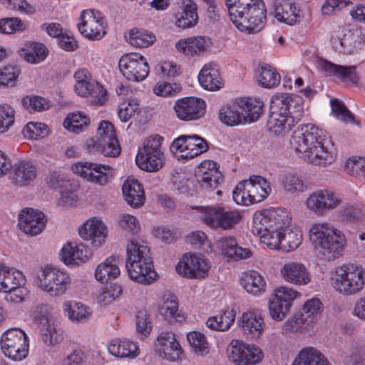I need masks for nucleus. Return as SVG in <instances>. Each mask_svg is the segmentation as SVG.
I'll return each mask as SVG.
<instances>
[{
  "mask_svg": "<svg viewBox=\"0 0 365 365\" xmlns=\"http://www.w3.org/2000/svg\"><path fill=\"white\" fill-rule=\"evenodd\" d=\"M227 356L235 365H256L263 359L264 354L258 346L235 339L227 347Z\"/></svg>",
  "mask_w": 365,
  "mask_h": 365,
  "instance_id": "nucleus-11",
  "label": "nucleus"
},
{
  "mask_svg": "<svg viewBox=\"0 0 365 365\" xmlns=\"http://www.w3.org/2000/svg\"><path fill=\"white\" fill-rule=\"evenodd\" d=\"M300 11L299 7L294 2L277 1L272 6L270 14L280 22L293 25L298 21Z\"/></svg>",
  "mask_w": 365,
  "mask_h": 365,
  "instance_id": "nucleus-28",
  "label": "nucleus"
},
{
  "mask_svg": "<svg viewBox=\"0 0 365 365\" xmlns=\"http://www.w3.org/2000/svg\"><path fill=\"white\" fill-rule=\"evenodd\" d=\"M49 133L48 127L41 123L30 122L23 128L22 133L24 138L30 140L43 138Z\"/></svg>",
  "mask_w": 365,
  "mask_h": 365,
  "instance_id": "nucleus-59",
  "label": "nucleus"
},
{
  "mask_svg": "<svg viewBox=\"0 0 365 365\" xmlns=\"http://www.w3.org/2000/svg\"><path fill=\"white\" fill-rule=\"evenodd\" d=\"M86 148L89 153H101L109 157H116L120 153V147L116 136L108 138L105 141H96L94 138H89L86 142Z\"/></svg>",
  "mask_w": 365,
  "mask_h": 365,
  "instance_id": "nucleus-37",
  "label": "nucleus"
},
{
  "mask_svg": "<svg viewBox=\"0 0 365 365\" xmlns=\"http://www.w3.org/2000/svg\"><path fill=\"white\" fill-rule=\"evenodd\" d=\"M46 221L42 212L26 207L19 213L18 225L24 233L36 236L44 230Z\"/></svg>",
  "mask_w": 365,
  "mask_h": 365,
  "instance_id": "nucleus-20",
  "label": "nucleus"
},
{
  "mask_svg": "<svg viewBox=\"0 0 365 365\" xmlns=\"http://www.w3.org/2000/svg\"><path fill=\"white\" fill-rule=\"evenodd\" d=\"M139 104L135 99H128L118 106V117L122 122H128L138 109Z\"/></svg>",
  "mask_w": 365,
  "mask_h": 365,
  "instance_id": "nucleus-62",
  "label": "nucleus"
},
{
  "mask_svg": "<svg viewBox=\"0 0 365 365\" xmlns=\"http://www.w3.org/2000/svg\"><path fill=\"white\" fill-rule=\"evenodd\" d=\"M210 39L203 36L190 37L180 39L175 43V48L180 53L187 56H194L209 47Z\"/></svg>",
  "mask_w": 365,
  "mask_h": 365,
  "instance_id": "nucleus-40",
  "label": "nucleus"
},
{
  "mask_svg": "<svg viewBox=\"0 0 365 365\" xmlns=\"http://www.w3.org/2000/svg\"><path fill=\"white\" fill-rule=\"evenodd\" d=\"M206 105L201 98L187 97L178 100L174 105L177 117L182 120H194L205 113Z\"/></svg>",
  "mask_w": 365,
  "mask_h": 365,
  "instance_id": "nucleus-19",
  "label": "nucleus"
},
{
  "mask_svg": "<svg viewBox=\"0 0 365 365\" xmlns=\"http://www.w3.org/2000/svg\"><path fill=\"white\" fill-rule=\"evenodd\" d=\"M241 219L242 214L239 210L222 206L205 207L201 212L202 221L212 229L230 230Z\"/></svg>",
  "mask_w": 365,
  "mask_h": 365,
  "instance_id": "nucleus-9",
  "label": "nucleus"
},
{
  "mask_svg": "<svg viewBox=\"0 0 365 365\" xmlns=\"http://www.w3.org/2000/svg\"><path fill=\"white\" fill-rule=\"evenodd\" d=\"M163 138L159 135H153L149 136L145 141L143 149L139 151L137 155H160L163 154L160 147Z\"/></svg>",
  "mask_w": 365,
  "mask_h": 365,
  "instance_id": "nucleus-63",
  "label": "nucleus"
},
{
  "mask_svg": "<svg viewBox=\"0 0 365 365\" xmlns=\"http://www.w3.org/2000/svg\"><path fill=\"white\" fill-rule=\"evenodd\" d=\"M292 365H331L325 356L318 349L312 346L304 347L299 351Z\"/></svg>",
  "mask_w": 365,
  "mask_h": 365,
  "instance_id": "nucleus-41",
  "label": "nucleus"
},
{
  "mask_svg": "<svg viewBox=\"0 0 365 365\" xmlns=\"http://www.w3.org/2000/svg\"><path fill=\"white\" fill-rule=\"evenodd\" d=\"M259 84L264 88H273L280 83V76L274 68L267 64H262L256 71Z\"/></svg>",
  "mask_w": 365,
  "mask_h": 365,
  "instance_id": "nucleus-48",
  "label": "nucleus"
},
{
  "mask_svg": "<svg viewBox=\"0 0 365 365\" xmlns=\"http://www.w3.org/2000/svg\"><path fill=\"white\" fill-rule=\"evenodd\" d=\"M217 247L229 260L245 259L252 255L250 250L239 246L235 237L232 236L221 237L217 242Z\"/></svg>",
  "mask_w": 365,
  "mask_h": 365,
  "instance_id": "nucleus-30",
  "label": "nucleus"
},
{
  "mask_svg": "<svg viewBox=\"0 0 365 365\" xmlns=\"http://www.w3.org/2000/svg\"><path fill=\"white\" fill-rule=\"evenodd\" d=\"M341 203L340 195L329 189H320L313 192L305 201L306 207L315 214H323L335 210Z\"/></svg>",
  "mask_w": 365,
  "mask_h": 365,
  "instance_id": "nucleus-16",
  "label": "nucleus"
},
{
  "mask_svg": "<svg viewBox=\"0 0 365 365\" xmlns=\"http://www.w3.org/2000/svg\"><path fill=\"white\" fill-rule=\"evenodd\" d=\"M91 255V250L83 245L68 242L61 249V259L67 266H78L86 262Z\"/></svg>",
  "mask_w": 365,
  "mask_h": 365,
  "instance_id": "nucleus-29",
  "label": "nucleus"
},
{
  "mask_svg": "<svg viewBox=\"0 0 365 365\" xmlns=\"http://www.w3.org/2000/svg\"><path fill=\"white\" fill-rule=\"evenodd\" d=\"M322 312V304L320 300L317 298H312L307 300L303 307V314L301 316H304L305 321L308 322L307 324L309 323H314L317 322Z\"/></svg>",
  "mask_w": 365,
  "mask_h": 365,
  "instance_id": "nucleus-57",
  "label": "nucleus"
},
{
  "mask_svg": "<svg viewBox=\"0 0 365 365\" xmlns=\"http://www.w3.org/2000/svg\"><path fill=\"white\" fill-rule=\"evenodd\" d=\"M71 284L70 275L65 271L51 266L41 268L38 275V286L51 297L65 294Z\"/></svg>",
  "mask_w": 365,
  "mask_h": 365,
  "instance_id": "nucleus-7",
  "label": "nucleus"
},
{
  "mask_svg": "<svg viewBox=\"0 0 365 365\" xmlns=\"http://www.w3.org/2000/svg\"><path fill=\"white\" fill-rule=\"evenodd\" d=\"M198 81L201 86L207 91L219 90L224 85L219 66L214 62L204 65L198 75Z\"/></svg>",
  "mask_w": 365,
  "mask_h": 365,
  "instance_id": "nucleus-31",
  "label": "nucleus"
},
{
  "mask_svg": "<svg viewBox=\"0 0 365 365\" xmlns=\"http://www.w3.org/2000/svg\"><path fill=\"white\" fill-rule=\"evenodd\" d=\"M118 66L122 74L133 82L143 81L150 71L146 58L138 53L124 54L119 60Z\"/></svg>",
  "mask_w": 365,
  "mask_h": 365,
  "instance_id": "nucleus-14",
  "label": "nucleus"
},
{
  "mask_svg": "<svg viewBox=\"0 0 365 365\" xmlns=\"http://www.w3.org/2000/svg\"><path fill=\"white\" fill-rule=\"evenodd\" d=\"M182 12L176 16L175 25L187 29L194 26L198 20L197 6L192 0H183Z\"/></svg>",
  "mask_w": 365,
  "mask_h": 365,
  "instance_id": "nucleus-44",
  "label": "nucleus"
},
{
  "mask_svg": "<svg viewBox=\"0 0 365 365\" xmlns=\"http://www.w3.org/2000/svg\"><path fill=\"white\" fill-rule=\"evenodd\" d=\"M90 123L89 118L83 112H75L67 115L63 127L68 131L79 133Z\"/></svg>",
  "mask_w": 365,
  "mask_h": 365,
  "instance_id": "nucleus-50",
  "label": "nucleus"
},
{
  "mask_svg": "<svg viewBox=\"0 0 365 365\" xmlns=\"http://www.w3.org/2000/svg\"><path fill=\"white\" fill-rule=\"evenodd\" d=\"M21 103L29 112L42 111L49 108L48 102L38 96H26L22 99Z\"/></svg>",
  "mask_w": 365,
  "mask_h": 365,
  "instance_id": "nucleus-61",
  "label": "nucleus"
},
{
  "mask_svg": "<svg viewBox=\"0 0 365 365\" xmlns=\"http://www.w3.org/2000/svg\"><path fill=\"white\" fill-rule=\"evenodd\" d=\"M289 98L276 96L272 98L268 128L271 133L282 135L288 133L297 123L303 115V108L299 106L294 111L290 110Z\"/></svg>",
  "mask_w": 365,
  "mask_h": 365,
  "instance_id": "nucleus-5",
  "label": "nucleus"
},
{
  "mask_svg": "<svg viewBox=\"0 0 365 365\" xmlns=\"http://www.w3.org/2000/svg\"><path fill=\"white\" fill-rule=\"evenodd\" d=\"M19 53L20 56L28 63L37 64L46 58L48 50L46 46L39 42L29 41L24 43Z\"/></svg>",
  "mask_w": 365,
  "mask_h": 365,
  "instance_id": "nucleus-39",
  "label": "nucleus"
},
{
  "mask_svg": "<svg viewBox=\"0 0 365 365\" xmlns=\"http://www.w3.org/2000/svg\"><path fill=\"white\" fill-rule=\"evenodd\" d=\"M155 348L162 358L169 361H176L182 353L181 346L172 331H162L157 338Z\"/></svg>",
  "mask_w": 365,
  "mask_h": 365,
  "instance_id": "nucleus-23",
  "label": "nucleus"
},
{
  "mask_svg": "<svg viewBox=\"0 0 365 365\" xmlns=\"http://www.w3.org/2000/svg\"><path fill=\"white\" fill-rule=\"evenodd\" d=\"M239 325L244 334H250L253 337H259L264 327L262 316L252 311L242 314L239 320Z\"/></svg>",
  "mask_w": 365,
  "mask_h": 365,
  "instance_id": "nucleus-36",
  "label": "nucleus"
},
{
  "mask_svg": "<svg viewBox=\"0 0 365 365\" xmlns=\"http://www.w3.org/2000/svg\"><path fill=\"white\" fill-rule=\"evenodd\" d=\"M158 309L159 313L170 322L180 320L181 317L178 313V303L177 299L173 295L163 296Z\"/></svg>",
  "mask_w": 365,
  "mask_h": 365,
  "instance_id": "nucleus-51",
  "label": "nucleus"
},
{
  "mask_svg": "<svg viewBox=\"0 0 365 365\" xmlns=\"http://www.w3.org/2000/svg\"><path fill=\"white\" fill-rule=\"evenodd\" d=\"M79 235L85 240L91 242L93 247H101L106 241L108 230L106 224L99 217L87 220L79 228Z\"/></svg>",
  "mask_w": 365,
  "mask_h": 365,
  "instance_id": "nucleus-21",
  "label": "nucleus"
},
{
  "mask_svg": "<svg viewBox=\"0 0 365 365\" xmlns=\"http://www.w3.org/2000/svg\"><path fill=\"white\" fill-rule=\"evenodd\" d=\"M232 198L237 205H250L255 204L248 180H245L237 185L232 192Z\"/></svg>",
  "mask_w": 365,
  "mask_h": 365,
  "instance_id": "nucleus-55",
  "label": "nucleus"
},
{
  "mask_svg": "<svg viewBox=\"0 0 365 365\" xmlns=\"http://www.w3.org/2000/svg\"><path fill=\"white\" fill-rule=\"evenodd\" d=\"M284 227H277L276 226L274 229L272 228L257 235L260 237L261 242L267 247L271 250H279L281 249L282 244Z\"/></svg>",
  "mask_w": 365,
  "mask_h": 365,
  "instance_id": "nucleus-54",
  "label": "nucleus"
},
{
  "mask_svg": "<svg viewBox=\"0 0 365 365\" xmlns=\"http://www.w3.org/2000/svg\"><path fill=\"white\" fill-rule=\"evenodd\" d=\"M42 341L48 346H55L63 340L62 334L57 329L55 320L48 314H40L36 317Z\"/></svg>",
  "mask_w": 365,
  "mask_h": 365,
  "instance_id": "nucleus-24",
  "label": "nucleus"
},
{
  "mask_svg": "<svg viewBox=\"0 0 365 365\" xmlns=\"http://www.w3.org/2000/svg\"><path fill=\"white\" fill-rule=\"evenodd\" d=\"M64 314L74 323H86L93 315L91 307L76 301H66L62 306Z\"/></svg>",
  "mask_w": 365,
  "mask_h": 365,
  "instance_id": "nucleus-32",
  "label": "nucleus"
},
{
  "mask_svg": "<svg viewBox=\"0 0 365 365\" xmlns=\"http://www.w3.org/2000/svg\"><path fill=\"white\" fill-rule=\"evenodd\" d=\"M235 314L233 309H222L207 319L206 327L214 331H227L235 322Z\"/></svg>",
  "mask_w": 365,
  "mask_h": 365,
  "instance_id": "nucleus-43",
  "label": "nucleus"
},
{
  "mask_svg": "<svg viewBox=\"0 0 365 365\" xmlns=\"http://www.w3.org/2000/svg\"><path fill=\"white\" fill-rule=\"evenodd\" d=\"M210 265L202 255L185 254L176 266V271L188 278H202L209 271Z\"/></svg>",
  "mask_w": 365,
  "mask_h": 365,
  "instance_id": "nucleus-17",
  "label": "nucleus"
},
{
  "mask_svg": "<svg viewBox=\"0 0 365 365\" xmlns=\"http://www.w3.org/2000/svg\"><path fill=\"white\" fill-rule=\"evenodd\" d=\"M156 40L155 36L150 31L132 29L129 32L128 42L137 48H147L151 46Z\"/></svg>",
  "mask_w": 365,
  "mask_h": 365,
  "instance_id": "nucleus-49",
  "label": "nucleus"
},
{
  "mask_svg": "<svg viewBox=\"0 0 365 365\" xmlns=\"http://www.w3.org/2000/svg\"><path fill=\"white\" fill-rule=\"evenodd\" d=\"M230 20L246 34H256L264 26L267 9L262 0H225Z\"/></svg>",
  "mask_w": 365,
  "mask_h": 365,
  "instance_id": "nucleus-2",
  "label": "nucleus"
},
{
  "mask_svg": "<svg viewBox=\"0 0 365 365\" xmlns=\"http://www.w3.org/2000/svg\"><path fill=\"white\" fill-rule=\"evenodd\" d=\"M318 66L327 76L339 78L346 83L356 84L358 83L359 77L354 66H341L325 59H320L318 61Z\"/></svg>",
  "mask_w": 365,
  "mask_h": 365,
  "instance_id": "nucleus-26",
  "label": "nucleus"
},
{
  "mask_svg": "<svg viewBox=\"0 0 365 365\" xmlns=\"http://www.w3.org/2000/svg\"><path fill=\"white\" fill-rule=\"evenodd\" d=\"M122 191L125 201L130 206L139 207L144 204V190L138 180L131 177L128 178L123 185Z\"/></svg>",
  "mask_w": 365,
  "mask_h": 365,
  "instance_id": "nucleus-33",
  "label": "nucleus"
},
{
  "mask_svg": "<svg viewBox=\"0 0 365 365\" xmlns=\"http://www.w3.org/2000/svg\"><path fill=\"white\" fill-rule=\"evenodd\" d=\"M335 289L346 296L360 292L365 285V269L353 264L336 267L333 278Z\"/></svg>",
  "mask_w": 365,
  "mask_h": 365,
  "instance_id": "nucleus-6",
  "label": "nucleus"
},
{
  "mask_svg": "<svg viewBox=\"0 0 365 365\" xmlns=\"http://www.w3.org/2000/svg\"><path fill=\"white\" fill-rule=\"evenodd\" d=\"M163 154L137 155L136 164L144 170L153 172L158 170L163 166Z\"/></svg>",
  "mask_w": 365,
  "mask_h": 365,
  "instance_id": "nucleus-53",
  "label": "nucleus"
},
{
  "mask_svg": "<svg viewBox=\"0 0 365 365\" xmlns=\"http://www.w3.org/2000/svg\"><path fill=\"white\" fill-rule=\"evenodd\" d=\"M309 237L314 247L320 249L329 260L339 258L346 245L343 232L327 222L314 223L309 230Z\"/></svg>",
  "mask_w": 365,
  "mask_h": 365,
  "instance_id": "nucleus-4",
  "label": "nucleus"
},
{
  "mask_svg": "<svg viewBox=\"0 0 365 365\" xmlns=\"http://www.w3.org/2000/svg\"><path fill=\"white\" fill-rule=\"evenodd\" d=\"M252 199L255 203L263 201L271 192L269 182L260 175H252L248 179Z\"/></svg>",
  "mask_w": 365,
  "mask_h": 365,
  "instance_id": "nucleus-46",
  "label": "nucleus"
},
{
  "mask_svg": "<svg viewBox=\"0 0 365 365\" xmlns=\"http://www.w3.org/2000/svg\"><path fill=\"white\" fill-rule=\"evenodd\" d=\"M291 145L301 153L304 161L319 165L332 163L336 153L329 133L313 124H307L295 130Z\"/></svg>",
  "mask_w": 365,
  "mask_h": 365,
  "instance_id": "nucleus-1",
  "label": "nucleus"
},
{
  "mask_svg": "<svg viewBox=\"0 0 365 365\" xmlns=\"http://www.w3.org/2000/svg\"><path fill=\"white\" fill-rule=\"evenodd\" d=\"M282 278L287 282L297 285H307L311 281V274L301 262H289L281 269Z\"/></svg>",
  "mask_w": 365,
  "mask_h": 365,
  "instance_id": "nucleus-27",
  "label": "nucleus"
},
{
  "mask_svg": "<svg viewBox=\"0 0 365 365\" xmlns=\"http://www.w3.org/2000/svg\"><path fill=\"white\" fill-rule=\"evenodd\" d=\"M195 177L200 187L206 190H215L222 181V176L217 163L213 160H205L195 171Z\"/></svg>",
  "mask_w": 365,
  "mask_h": 365,
  "instance_id": "nucleus-22",
  "label": "nucleus"
},
{
  "mask_svg": "<svg viewBox=\"0 0 365 365\" xmlns=\"http://www.w3.org/2000/svg\"><path fill=\"white\" fill-rule=\"evenodd\" d=\"M187 339L196 354L205 355L209 352V344L206 336L200 331H192L187 334Z\"/></svg>",
  "mask_w": 365,
  "mask_h": 365,
  "instance_id": "nucleus-58",
  "label": "nucleus"
},
{
  "mask_svg": "<svg viewBox=\"0 0 365 365\" xmlns=\"http://www.w3.org/2000/svg\"><path fill=\"white\" fill-rule=\"evenodd\" d=\"M284 190L290 195H299L307 190V185L303 178L297 175L289 174L282 180Z\"/></svg>",
  "mask_w": 365,
  "mask_h": 365,
  "instance_id": "nucleus-56",
  "label": "nucleus"
},
{
  "mask_svg": "<svg viewBox=\"0 0 365 365\" xmlns=\"http://www.w3.org/2000/svg\"><path fill=\"white\" fill-rule=\"evenodd\" d=\"M77 26L81 34L88 40L99 41L106 34L103 15L95 9L82 11Z\"/></svg>",
  "mask_w": 365,
  "mask_h": 365,
  "instance_id": "nucleus-12",
  "label": "nucleus"
},
{
  "mask_svg": "<svg viewBox=\"0 0 365 365\" xmlns=\"http://www.w3.org/2000/svg\"><path fill=\"white\" fill-rule=\"evenodd\" d=\"M208 148L205 139L197 135H182L172 143L170 150L182 158L192 159L205 153Z\"/></svg>",
  "mask_w": 365,
  "mask_h": 365,
  "instance_id": "nucleus-15",
  "label": "nucleus"
},
{
  "mask_svg": "<svg viewBox=\"0 0 365 365\" xmlns=\"http://www.w3.org/2000/svg\"><path fill=\"white\" fill-rule=\"evenodd\" d=\"M0 344L3 354L15 361L24 359L29 354V336L19 328H11L4 331Z\"/></svg>",
  "mask_w": 365,
  "mask_h": 365,
  "instance_id": "nucleus-8",
  "label": "nucleus"
},
{
  "mask_svg": "<svg viewBox=\"0 0 365 365\" xmlns=\"http://www.w3.org/2000/svg\"><path fill=\"white\" fill-rule=\"evenodd\" d=\"M71 170L86 181L98 185H106L113 175L110 166L95 162H77L71 166Z\"/></svg>",
  "mask_w": 365,
  "mask_h": 365,
  "instance_id": "nucleus-13",
  "label": "nucleus"
},
{
  "mask_svg": "<svg viewBox=\"0 0 365 365\" xmlns=\"http://www.w3.org/2000/svg\"><path fill=\"white\" fill-rule=\"evenodd\" d=\"M125 267L129 277L142 284H150L158 277L150 248L143 240L133 239L128 243Z\"/></svg>",
  "mask_w": 365,
  "mask_h": 365,
  "instance_id": "nucleus-3",
  "label": "nucleus"
},
{
  "mask_svg": "<svg viewBox=\"0 0 365 365\" xmlns=\"http://www.w3.org/2000/svg\"><path fill=\"white\" fill-rule=\"evenodd\" d=\"M25 283L26 279L21 272L5 265L0 266V292H8Z\"/></svg>",
  "mask_w": 365,
  "mask_h": 365,
  "instance_id": "nucleus-35",
  "label": "nucleus"
},
{
  "mask_svg": "<svg viewBox=\"0 0 365 365\" xmlns=\"http://www.w3.org/2000/svg\"><path fill=\"white\" fill-rule=\"evenodd\" d=\"M365 42V33L361 29L346 30L342 36L333 37L332 46L339 53L352 54L361 48Z\"/></svg>",
  "mask_w": 365,
  "mask_h": 365,
  "instance_id": "nucleus-18",
  "label": "nucleus"
},
{
  "mask_svg": "<svg viewBox=\"0 0 365 365\" xmlns=\"http://www.w3.org/2000/svg\"><path fill=\"white\" fill-rule=\"evenodd\" d=\"M240 112L243 115V124L257 120L262 111V103L252 98H239Z\"/></svg>",
  "mask_w": 365,
  "mask_h": 365,
  "instance_id": "nucleus-45",
  "label": "nucleus"
},
{
  "mask_svg": "<svg viewBox=\"0 0 365 365\" xmlns=\"http://www.w3.org/2000/svg\"><path fill=\"white\" fill-rule=\"evenodd\" d=\"M240 284L248 293L253 295H261L265 292V280L262 274L255 270L243 273L240 277Z\"/></svg>",
  "mask_w": 365,
  "mask_h": 365,
  "instance_id": "nucleus-42",
  "label": "nucleus"
},
{
  "mask_svg": "<svg viewBox=\"0 0 365 365\" xmlns=\"http://www.w3.org/2000/svg\"><path fill=\"white\" fill-rule=\"evenodd\" d=\"M302 242V234L297 228L284 227L281 249L289 252L296 250Z\"/></svg>",
  "mask_w": 365,
  "mask_h": 365,
  "instance_id": "nucleus-52",
  "label": "nucleus"
},
{
  "mask_svg": "<svg viewBox=\"0 0 365 365\" xmlns=\"http://www.w3.org/2000/svg\"><path fill=\"white\" fill-rule=\"evenodd\" d=\"M345 170L353 176H365V158H349L346 162Z\"/></svg>",
  "mask_w": 365,
  "mask_h": 365,
  "instance_id": "nucleus-64",
  "label": "nucleus"
},
{
  "mask_svg": "<svg viewBox=\"0 0 365 365\" xmlns=\"http://www.w3.org/2000/svg\"><path fill=\"white\" fill-rule=\"evenodd\" d=\"M292 218L288 212L283 208H271L255 212L252 217V232L262 234L270 229L288 226Z\"/></svg>",
  "mask_w": 365,
  "mask_h": 365,
  "instance_id": "nucleus-10",
  "label": "nucleus"
},
{
  "mask_svg": "<svg viewBox=\"0 0 365 365\" xmlns=\"http://www.w3.org/2000/svg\"><path fill=\"white\" fill-rule=\"evenodd\" d=\"M108 352L115 357L135 358L139 354L138 345L125 339H113L108 344Z\"/></svg>",
  "mask_w": 365,
  "mask_h": 365,
  "instance_id": "nucleus-38",
  "label": "nucleus"
},
{
  "mask_svg": "<svg viewBox=\"0 0 365 365\" xmlns=\"http://www.w3.org/2000/svg\"><path fill=\"white\" fill-rule=\"evenodd\" d=\"M11 183L19 187L29 185L37 175L36 165L29 160H21L11 166Z\"/></svg>",
  "mask_w": 365,
  "mask_h": 365,
  "instance_id": "nucleus-25",
  "label": "nucleus"
},
{
  "mask_svg": "<svg viewBox=\"0 0 365 365\" xmlns=\"http://www.w3.org/2000/svg\"><path fill=\"white\" fill-rule=\"evenodd\" d=\"M120 261V256L113 255L99 264L95 271L96 280L103 284L117 278L120 273L119 268Z\"/></svg>",
  "mask_w": 365,
  "mask_h": 365,
  "instance_id": "nucleus-34",
  "label": "nucleus"
},
{
  "mask_svg": "<svg viewBox=\"0 0 365 365\" xmlns=\"http://www.w3.org/2000/svg\"><path fill=\"white\" fill-rule=\"evenodd\" d=\"M238 99L232 103L222 107L219 113L220 121L227 125L234 126L243 123V115L240 112Z\"/></svg>",
  "mask_w": 365,
  "mask_h": 365,
  "instance_id": "nucleus-47",
  "label": "nucleus"
},
{
  "mask_svg": "<svg viewBox=\"0 0 365 365\" xmlns=\"http://www.w3.org/2000/svg\"><path fill=\"white\" fill-rule=\"evenodd\" d=\"M331 107L332 113L339 120L346 123L359 124L353 114L348 110L346 106L338 99L331 100Z\"/></svg>",
  "mask_w": 365,
  "mask_h": 365,
  "instance_id": "nucleus-60",
  "label": "nucleus"
}]
</instances>
